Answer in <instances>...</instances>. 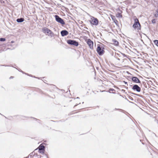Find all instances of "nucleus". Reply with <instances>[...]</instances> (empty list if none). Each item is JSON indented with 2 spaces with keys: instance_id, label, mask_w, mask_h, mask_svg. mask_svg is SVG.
I'll return each instance as SVG.
<instances>
[{
  "instance_id": "obj_14",
  "label": "nucleus",
  "mask_w": 158,
  "mask_h": 158,
  "mask_svg": "<svg viewBox=\"0 0 158 158\" xmlns=\"http://www.w3.org/2000/svg\"><path fill=\"white\" fill-rule=\"evenodd\" d=\"M44 148V147L43 146H40L39 147V150H43Z\"/></svg>"
},
{
  "instance_id": "obj_19",
  "label": "nucleus",
  "mask_w": 158,
  "mask_h": 158,
  "mask_svg": "<svg viewBox=\"0 0 158 158\" xmlns=\"http://www.w3.org/2000/svg\"><path fill=\"white\" fill-rule=\"evenodd\" d=\"M156 12L157 13H158V9H157V10H156Z\"/></svg>"
},
{
  "instance_id": "obj_7",
  "label": "nucleus",
  "mask_w": 158,
  "mask_h": 158,
  "mask_svg": "<svg viewBox=\"0 0 158 158\" xmlns=\"http://www.w3.org/2000/svg\"><path fill=\"white\" fill-rule=\"evenodd\" d=\"M132 89L133 90H135L137 92H139L140 91L141 89L137 85H134Z\"/></svg>"
},
{
  "instance_id": "obj_18",
  "label": "nucleus",
  "mask_w": 158,
  "mask_h": 158,
  "mask_svg": "<svg viewBox=\"0 0 158 158\" xmlns=\"http://www.w3.org/2000/svg\"><path fill=\"white\" fill-rule=\"evenodd\" d=\"M155 16L156 17H158V13H157L155 14Z\"/></svg>"
},
{
  "instance_id": "obj_6",
  "label": "nucleus",
  "mask_w": 158,
  "mask_h": 158,
  "mask_svg": "<svg viewBox=\"0 0 158 158\" xmlns=\"http://www.w3.org/2000/svg\"><path fill=\"white\" fill-rule=\"evenodd\" d=\"M97 52L99 55H101L103 53L104 51L103 48H101L100 46H98L97 48Z\"/></svg>"
},
{
  "instance_id": "obj_12",
  "label": "nucleus",
  "mask_w": 158,
  "mask_h": 158,
  "mask_svg": "<svg viewBox=\"0 0 158 158\" xmlns=\"http://www.w3.org/2000/svg\"><path fill=\"white\" fill-rule=\"evenodd\" d=\"M113 41L114 42V44L116 46H118V41L115 40H113Z\"/></svg>"
},
{
  "instance_id": "obj_3",
  "label": "nucleus",
  "mask_w": 158,
  "mask_h": 158,
  "mask_svg": "<svg viewBox=\"0 0 158 158\" xmlns=\"http://www.w3.org/2000/svg\"><path fill=\"white\" fill-rule=\"evenodd\" d=\"M55 17L56 20L57 22L60 23L62 25H64L65 24V23L63 20L60 18L58 15H56Z\"/></svg>"
},
{
  "instance_id": "obj_4",
  "label": "nucleus",
  "mask_w": 158,
  "mask_h": 158,
  "mask_svg": "<svg viewBox=\"0 0 158 158\" xmlns=\"http://www.w3.org/2000/svg\"><path fill=\"white\" fill-rule=\"evenodd\" d=\"M67 42L69 44L73 45L76 46H77L78 45V43L73 40H67Z\"/></svg>"
},
{
  "instance_id": "obj_21",
  "label": "nucleus",
  "mask_w": 158,
  "mask_h": 158,
  "mask_svg": "<svg viewBox=\"0 0 158 158\" xmlns=\"http://www.w3.org/2000/svg\"><path fill=\"white\" fill-rule=\"evenodd\" d=\"M77 98H78V97H77Z\"/></svg>"
},
{
  "instance_id": "obj_2",
  "label": "nucleus",
  "mask_w": 158,
  "mask_h": 158,
  "mask_svg": "<svg viewBox=\"0 0 158 158\" xmlns=\"http://www.w3.org/2000/svg\"><path fill=\"white\" fill-rule=\"evenodd\" d=\"M90 22L93 25H97L98 24V19L92 16H90Z\"/></svg>"
},
{
  "instance_id": "obj_13",
  "label": "nucleus",
  "mask_w": 158,
  "mask_h": 158,
  "mask_svg": "<svg viewBox=\"0 0 158 158\" xmlns=\"http://www.w3.org/2000/svg\"><path fill=\"white\" fill-rule=\"evenodd\" d=\"M116 16L117 17H118L119 18H121L122 17V15L121 14L119 13H118L116 14Z\"/></svg>"
},
{
  "instance_id": "obj_15",
  "label": "nucleus",
  "mask_w": 158,
  "mask_h": 158,
  "mask_svg": "<svg viewBox=\"0 0 158 158\" xmlns=\"http://www.w3.org/2000/svg\"><path fill=\"white\" fill-rule=\"evenodd\" d=\"M155 44L158 47V40H155L154 41Z\"/></svg>"
},
{
  "instance_id": "obj_8",
  "label": "nucleus",
  "mask_w": 158,
  "mask_h": 158,
  "mask_svg": "<svg viewBox=\"0 0 158 158\" xmlns=\"http://www.w3.org/2000/svg\"><path fill=\"white\" fill-rule=\"evenodd\" d=\"M87 43L90 48L93 47V43L90 40L88 39V40Z\"/></svg>"
},
{
  "instance_id": "obj_20",
  "label": "nucleus",
  "mask_w": 158,
  "mask_h": 158,
  "mask_svg": "<svg viewBox=\"0 0 158 158\" xmlns=\"http://www.w3.org/2000/svg\"><path fill=\"white\" fill-rule=\"evenodd\" d=\"M12 77H10V78H12Z\"/></svg>"
},
{
  "instance_id": "obj_9",
  "label": "nucleus",
  "mask_w": 158,
  "mask_h": 158,
  "mask_svg": "<svg viewBox=\"0 0 158 158\" xmlns=\"http://www.w3.org/2000/svg\"><path fill=\"white\" fill-rule=\"evenodd\" d=\"M68 33V32L66 30H63L61 32V34L62 36L67 35Z\"/></svg>"
},
{
  "instance_id": "obj_17",
  "label": "nucleus",
  "mask_w": 158,
  "mask_h": 158,
  "mask_svg": "<svg viewBox=\"0 0 158 158\" xmlns=\"http://www.w3.org/2000/svg\"><path fill=\"white\" fill-rule=\"evenodd\" d=\"M156 22V20L155 19H153L152 20V22L153 23H155Z\"/></svg>"
},
{
  "instance_id": "obj_5",
  "label": "nucleus",
  "mask_w": 158,
  "mask_h": 158,
  "mask_svg": "<svg viewBox=\"0 0 158 158\" xmlns=\"http://www.w3.org/2000/svg\"><path fill=\"white\" fill-rule=\"evenodd\" d=\"M135 23L134 24L133 27L136 28L138 27V26L139 27L140 26V23L139 22V20L137 18H135L134 19Z\"/></svg>"
},
{
  "instance_id": "obj_16",
  "label": "nucleus",
  "mask_w": 158,
  "mask_h": 158,
  "mask_svg": "<svg viewBox=\"0 0 158 158\" xmlns=\"http://www.w3.org/2000/svg\"><path fill=\"white\" fill-rule=\"evenodd\" d=\"M6 40L4 38H1L0 39V41H4Z\"/></svg>"
},
{
  "instance_id": "obj_10",
  "label": "nucleus",
  "mask_w": 158,
  "mask_h": 158,
  "mask_svg": "<svg viewBox=\"0 0 158 158\" xmlns=\"http://www.w3.org/2000/svg\"><path fill=\"white\" fill-rule=\"evenodd\" d=\"M132 80L134 82L137 83H140V81L136 77H133L132 78Z\"/></svg>"
},
{
  "instance_id": "obj_1",
  "label": "nucleus",
  "mask_w": 158,
  "mask_h": 158,
  "mask_svg": "<svg viewBox=\"0 0 158 158\" xmlns=\"http://www.w3.org/2000/svg\"><path fill=\"white\" fill-rule=\"evenodd\" d=\"M43 32L46 35L51 37H53L54 35V33L52 32L51 30L46 27H44L42 28Z\"/></svg>"
},
{
  "instance_id": "obj_11",
  "label": "nucleus",
  "mask_w": 158,
  "mask_h": 158,
  "mask_svg": "<svg viewBox=\"0 0 158 158\" xmlns=\"http://www.w3.org/2000/svg\"><path fill=\"white\" fill-rule=\"evenodd\" d=\"M24 21V19L23 18H21L20 19H18L16 20V21L18 23L22 22Z\"/></svg>"
}]
</instances>
